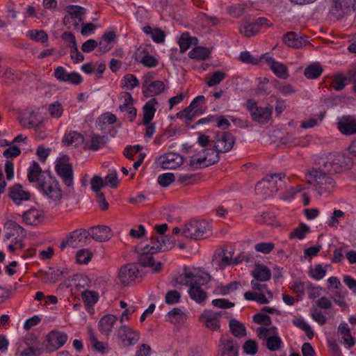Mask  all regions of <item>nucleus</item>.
<instances>
[{
	"label": "nucleus",
	"mask_w": 356,
	"mask_h": 356,
	"mask_svg": "<svg viewBox=\"0 0 356 356\" xmlns=\"http://www.w3.org/2000/svg\"><path fill=\"white\" fill-rule=\"evenodd\" d=\"M190 298L198 303H202L207 298V293L200 286L192 284L188 289Z\"/></svg>",
	"instance_id": "obj_34"
},
{
	"label": "nucleus",
	"mask_w": 356,
	"mask_h": 356,
	"mask_svg": "<svg viewBox=\"0 0 356 356\" xmlns=\"http://www.w3.org/2000/svg\"><path fill=\"white\" fill-rule=\"evenodd\" d=\"M158 102L156 99H150L143 106V124H147L153 119L156 108L155 106L157 105Z\"/></svg>",
	"instance_id": "obj_31"
},
{
	"label": "nucleus",
	"mask_w": 356,
	"mask_h": 356,
	"mask_svg": "<svg viewBox=\"0 0 356 356\" xmlns=\"http://www.w3.org/2000/svg\"><path fill=\"white\" fill-rule=\"evenodd\" d=\"M180 293L176 290L169 291L165 297V301L168 305H173L179 302Z\"/></svg>",
	"instance_id": "obj_64"
},
{
	"label": "nucleus",
	"mask_w": 356,
	"mask_h": 356,
	"mask_svg": "<svg viewBox=\"0 0 356 356\" xmlns=\"http://www.w3.org/2000/svg\"><path fill=\"white\" fill-rule=\"evenodd\" d=\"M211 234L209 223L204 220H191L185 225L182 234L188 238L200 240Z\"/></svg>",
	"instance_id": "obj_5"
},
{
	"label": "nucleus",
	"mask_w": 356,
	"mask_h": 356,
	"mask_svg": "<svg viewBox=\"0 0 356 356\" xmlns=\"http://www.w3.org/2000/svg\"><path fill=\"white\" fill-rule=\"evenodd\" d=\"M223 314V312H213L210 309H205L201 314L200 320L207 328L210 330L218 331L220 328V318Z\"/></svg>",
	"instance_id": "obj_13"
},
{
	"label": "nucleus",
	"mask_w": 356,
	"mask_h": 356,
	"mask_svg": "<svg viewBox=\"0 0 356 356\" xmlns=\"http://www.w3.org/2000/svg\"><path fill=\"white\" fill-rule=\"evenodd\" d=\"M307 179L320 195L331 192L336 187V181L331 174L322 169L312 168L307 174Z\"/></svg>",
	"instance_id": "obj_4"
},
{
	"label": "nucleus",
	"mask_w": 356,
	"mask_h": 356,
	"mask_svg": "<svg viewBox=\"0 0 356 356\" xmlns=\"http://www.w3.org/2000/svg\"><path fill=\"white\" fill-rule=\"evenodd\" d=\"M337 335L338 341L345 348L350 349L356 343V339L351 334L350 329L346 322H341L338 326Z\"/></svg>",
	"instance_id": "obj_14"
},
{
	"label": "nucleus",
	"mask_w": 356,
	"mask_h": 356,
	"mask_svg": "<svg viewBox=\"0 0 356 356\" xmlns=\"http://www.w3.org/2000/svg\"><path fill=\"white\" fill-rule=\"evenodd\" d=\"M143 31L148 35L156 43H161L165 40V34L160 29H152L150 26H145L143 27Z\"/></svg>",
	"instance_id": "obj_39"
},
{
	"label": "nucleus",
	"mask_w": 356,
	"mask_h": 356,
	"mask_svg": "<svg viewBox=\"0 0 356 356\" xmlns=\"http://www.w3.org/2000/svg\"><path fill=\"white\" fill-rule=\"evenodd\" d=\"M135 60L141 63L143 66L152 68L158 65V60L149 54L146 47L140 46L134 54Z\"/></svg>",
	"instance_id": "obj_17"
},
{
	"label": "nucleus",
	"mask_w": 356,
	"mask_h": 356,
	"mask_svg": "<svg viewBox=\"0 0 356 356\" xmlns=\"http://www.w3.org/2000/svg\"><path fill=\"white\" fill-rule=\"evenodd\" d=\"M117 319L116 316L113 314L104 316L99 322L100 332L106 336L109 335Z\"/></svg>",
	"instance_id": "obj_27"
},
{
	"label": "nucleus",
	"mask_w": 356,
	"mask_h": 356,
	"mask_svg": "<svg viewBox=\"0 0 356 356\" xmlns=\"http://www.w3.org/2000/svg\"><path fill=\"white\" fill-rule=\"evenodd\" d=\"M83 142V136L76 131H70L65 134L63 140V143L65 145H73L74 147L78 146Z\"/></svg>",
	"instance_id": "obj_36"
},
{
	"label": "nucleus",
	"mask_w": 356,
	"mask_h": 356,
	"mask_svg": "<svg viewBox=\"0 0 356 356\" xmlns=\"http://www.w3.org/2000/svg\"><path fill=\"white\" fill-rule=\"evenodd\" d=\"M225 78V72L222 71H216L212 74L211 76L207 81L206 83L209 87H213L219 84Z\"/></svg>",
	"instance_id": "obj_56"
},
{
	"label": "nucleus",
	"mask_w": 356,
	"mask_h": 356,
	"mask_svg": "<svg viewBox=\"0 0 356 356\" xmlns=\"http://www.w3.org/2000/svg\"><path fill=\"white\" fill-rule=\"evenodd\" d=\"M252 276L254 280L259 282H266L270 279L271 273L270 270L264 266H257L255 269L252 272Z\"/></svg>",
	"instance_id": "obj_37"
},
{
	"label": "nucleus",
	"mask_w": 356,
	"mask_h": 356,
	"mask_svg": "<svg viewBox=\"0 0 356 356\" xmlns=\"http://www.w3.org/2000/svg\"><path fill=\"white\" fill-rule=\"evenodd\" d=\"M235 140L234 136L230 132H218L213 141L216 150L225 153L232 149Z\"/></svg>",
	"instance_id": "obj_11"
},
{
	"label": "nucleus",
	"mask_w": 356,
	"mask_h": 356,
	"mask_svg": "<svg viewBox=\"0 0 356 356\" xmlns=\"http://www.w3.org/2000/svg\"><path fill=\"white\" fill-rule=\"evenodd\" d=\"M243 349L246 354L254 355L258 350L257 344L255 341L249 339L243 344Z\"/></svg>",
	"instance_id": "obj_63"
},
{
	"label": "nucleus",
	"mask_w": 356,
	"mask_h": 356,
	"mask_svg": "<svg viewBox=\"0 0 356 356\" xmlns=\"http://www.w3.org/2000/svg\"><path fill=\"white\" fill-rule=\"evenodd\" d=\"M172 248L171 244H167L163 236H152L150 243L142 248H136L138 254V261L143 267L154 266L152 254L158 252H165Z\"/></svg>",
	"instance_id": "obj_3"
},
{
	"label": "nucleus",
	"mask_w": 356,
	"mask_h": 356,
	"mask_svg": "<svg viewBox=\"0 0 356 356\" xmlns=\"http://www.w3.org/2000/svg\"><path fill=\"white\" fill-rule=\"evenodd\" d=\"M282 344V340L277 333V330L266 340V346L270 351L278 350Z\"/></svg>",
	"instance_id": "obj_47"
},
{
	"label": "nucleus",
	"mask_w": 356,
	"mask_h": 356,
	"mask_svg": "<svg viewBox=\"0 0 356 356\" xmlns=\"http://www.w3.org/2000/svg\"><path fill=\"white\" fill-rule=\"evenodd\" d=\"M49 114L54 118H60L63 113V106L60 102L56 101L49 105Z\"/></svg>",
	"instance_id": "obj_51"
},
{
	"label": "nucleus",
	"mask_w": 356,
	"mask_h": 356,
	"mask_svg": "<svg viewBox=\"0 0 356 356\" xmlns=\"http://www.w3.org/2000/svg\"><path fill=\"white\" fill-rule=\"evenodd\" d=\"M247 108L253 121L259 124L267 123L272 115V108L270 106L266 107L258 106L257 103L252 100L247 102Z\"/></svg>",
	"instance_id": "obj_10"
},
{
	"label": "nucleus",
	"mask_w": 356,
	"mask_h": 356,
	"mask_svg": "<svg viewBox=\"0 0 356 356\" xmlns=\"http://www.w3.org/2000/svg\"><path fill=\"white\" fill-rule=\"evenodd\" d=\"M166 320L170 323H182L186 320V315L180 308H173L165 316Z\"/></svg>",
	"instance_id": "obj_35"
},
{
	"label": "nucleus",
	"mask_w": 356,
	"mask_h": 356,
	"mask_svg": "<svg viewBox=\"0 0 356 356\" xmlns=\"http://www.w3.org/2000/svg\"><path fill=\"white\" fill-rule=\"evenodd\" d=\"M92 258V253L87 249H81L76 252V259L78 263L86 264Z\"/></svg>",
	"instance_id": "obj_57"
},
{
	"label": "nucleus",
	"mask_w": 356,
	"mask_h": 356,
	"mask_svg": "<svg viewBox=\"0 0 356 356\" xmlns=\"http://www.w3.org/2000/svg\"><path fill=\"white\" fill-rule=\"evenodd\" d=\"M26 36L32 40L40 42L42 43H44L48 40L47 34L42 30L35 29L29 31L26 33Z\"/></svg>",
	"instance_id": "obj_49"
},
{
	"label": "nucleus",
	"mask_w": 356,
	"mask_h": 356,
	"mask_svg": "<svg viewBox=\"0 0 356 356\" xmlns=\"http://www.w3.org/2000/svg\"><path fill=\"white\" fill-rule=\"evenodd\" d=\"M337 128L346 136L356 134V118L353 116H343L337 122Z\"/></svg>",
	"instance_id": "obj_23"
},
{
	"label": "nucleus",
	"mask_w": 356,
	"mask_h": 356,
	"mask_svg": "<svg viewBox=\"0 0 356 356\" xmlns=\"http://www.w3.org/2000/svg\"><path fill=\"white\" fill-rule=\"evenodd\" d=\"M82 298L86 304L92 305L97 302L99 296L95 291L86 290L82 293Z\"/></svg>",
	"instance_id": "obj_58"
},
{
	"label": "nucleus",
	"mask_w": 356,
	"mask_h": 356,
	"mask_svg": "<svg viewBox=\"0 0 356 356\" xmlns=\"http://www.w3.org/2000/svg\"><path fill=\"white\" fill-rule=\"evenodd\" d=\"M317 169H322L329 174L341 173L349 169L351 160L341 153H329L318 156L315 160Z\"/></svg>",
	"instance_id": "obj_2"
},
{
	"label": "nucleus",
	"mask_w": 356,
	"mask_h": 356,
	"mask_svg": "<svg viewBox=\"0 0 356 356\" xmlns=\"http://www.w3.org/2000/svg\"><path fill=\"white\" fill-rule=\"evenodd\" d=\"M118 340L123 347L136 345L140 339V333L131 327L122 325L115 330Z\"/></svg>",
	"instance_id": "obj_9"
},
{
	"label": "nucleus",
	"mask_w": 356,
	"mask_h": 356,
	"mask_svg": "<svg viewBox=\"0 0 356 356\" xmlns=\"http://www.w3.org/2000/svg\"><path fill=\"white\" fill-rule=\"evenodd\" d=\"M88 236L98 242L109 240L112 236L111 229L106 225H97L90 227L88 231Z\"/></svg>",
	"instance_id": "obj_21"
},
{
	"label": "nucleus",
	"mask_w": 356,
	"mask_h": 356,
	"mask_svg": "<svg viewBox=\"0 0 356 356\" xmlns=\"http://www.w3.org/2000/svg\"><path fill=\"white\" fill-rule=\"evenodd\" d=\"M68 238V246L76 248L88 245L90 243V238L88 232L83 229H79L72 232Z\"/></svg>",
	"instance_id": "obj_18"
},
{
	"label": "nucleus",
	"mask_w": 356,
	"mask_h": 356,
	"mask_svg": "<svg viewBox=\"0 0 356 356\" xmlns=\"http://www.w3.org/2000/svg\"><path fill=\"white\" fill-rule=\"evenodd\" d=\"M175 180V175L171 172L161 174L158 177V183L163 187L168 186Z\"/></svg>",
	"instance_id": "obj_59"
},
{
	"label": "nucleus",
	"mask_w": 356,
	"mask_h": 356,
	"mask_svg": "<svg viewBox=\"0 0 356 356\" xmlns=\"http://www.w3.org/2000/svg\"><path fill=\"white\" fill-rule=\"evenodd\" d=\"M303 190V187L301 185H298L296 187H291L288 188L284 194L280 197V199L284 201L290 200L298 193H300Z\"/></svg>",
	"instance_id": "obj_62"
},
{
	"label": "nucleus",
	"mask_w": 356,
	"mask_h": 356,
	"mask_svg": "<svg viewBox=\"0 0 356 356\" xmlns=\"http://www.w3.org/2000/svg\"><path fill=\"white\" fill-rule=\"evenodd\" d=\"M154 74L147 72L143 77L142 92L147 97H154L162 93L165 88V84L161 81H153Z\"/></svg>",
	"instance_id": "obj_8"
},
{
	"label": "nucleus",
	"mask_w": 356,
	"mask_h": 356,
	"mask_svg": "<svg viewBox=\"0 0 356 356\" xmlns=\"http://www.w3.org/2000/svg\"><path fill=\"white\" fill-rule=\"evenodd\" d=\"M178 42L181 51L184 52L192 45L197 44L198 40L197 38L192 37L188 33L186 32L181 35Z\"/></svg>",
	"instance_id": "obj_33"
},
{
	"label": "nucleus",
	"mask_w": 356,
	"mask_h": 356,
	"mask_svg": "<svg viewBox=\"0 0 356 356\" xmlns=\"http://www.w3.org/2000/svg\"><path fill=\"white\" fill-rule=\"evenodd\" d=\"M230 332L237 337L241 338L246 336V329L244 325L236 319H231L229 323Z\"/></svg>",
	"instance_id": "obj_38"
},
{
	"label": "nucleus",
	"mask_w": 356,
	"mask_h": 356,
	"mask_svg": "<svg viewBox=\"0 0 356 356\" xmlns=\"http://www.w3.org/2000/svg\"><path fill=\"white\" fill-rule=\"evenodd\" d=\"M91 188L94 191L98 198H101L104 201V195L100 190L104 187V179L99 175H95L90 181Z\"/></svg>",
	"instance_id": "obj_41"
},
{
	"label": "nucleus",
	"mask_w": 356,
	"mask_h": 356,
	"mask_svg": "<svg viewBox=\"0 0 356 356\" xmlns=\"http://www.w3.org/2000/svg\"><path fill=\"white\" fill-rule=\"evenodd\" d=\"M207 151L205 155L201 158L193 159L191 161V165H200L203 166H208L217 163L219 160L218 154L216 149H207L204 150Z\"/></svg>",
	"instance_id": "obj_25"
},
{
	"label": "nucleus",
	"mask_w": 356,
	"mask_h": 356,
	"mask_svg": "<svg viewBox=\"0 0 356 356\" xmlns=\"http://www.w3.org/2000/svg\"><path fill=\"white\" fill-rule=\"evenodd\" d=\"M210 50L207 47H197L188 52V56L192 59L206 60L210 56Z\"/></svg>",
	"instance_id": "obj_42"
},
{
	"label": "nucleus",
	"mask_w": 356,
	"mask_h": 356,
	"mask_svg": "<svg viewBox=\"0 0 356 356\" xmlns=\"http://www.w3.org/2000/svg\"><path fill=\"white\" fill-rule=\"evenodd\" d=\"M140 84L137 77L132 74L124 75L122 79V87L128 90H133Z\"/></svg>",
	"instance_id": "obj_48"
},
{
	"label": "nucleus",
	"mask_w": 356,
	"mask_h": 356,
	"mask_svg": "<svg viewBox=\"0 0 356 356\" xmlns=\"http://www.w3.org/2000/svg\"><path fill=\"white\" fill-rule=\"evenodd\" d=\"M240 33L246 37H252L259 31V25L254 22H245L239 29Z\"/></svg>",
	"instance_id": "obj_44"
},
{
	"label": "nucleus",
	"mask_w": 356,
	"mask_h": 356,
	"mask_svg": "<svg viewBox=\"0 0 356 356\" xmlns=\"http://www.w3.org/2000/svg\"><path fill=\"white\" fill-rule=\"evenodd\" d=\"M106 143V140L104 136H101L99 135H92L91 136V139L89 143H87L88 148L92 151H96L102 147H104Z\"/></svg>",
	"instance_id": "obj_45"
},
{
	"label": "nucleus",
	"mask_w": 356,
	"mask_h": 356,
	"mask_svg": "<svg viewBox=\"0 0 356 356\" xmlns=\"http://www.w3.org/2000/svg\"><path fill=\"white\" fill-rule=\"evenodd\" d=\"M9 196L15 204H20L22 201H26L30 198V193L22 189L19 184H15L10 188Z\"/></svg>",
	"instance_id": "obj_26"
},
{
	"label": "nucleus",
	"mask_w": 356,
	"mask_h": 356,
	"mask_svg": "<svg viewBox=\"0 0 356 356\" xmlns=\"http://www.w3.org/2000/svg\"><path fill=\"white\" fill-rule=\"evenodd\" d=\"M275 248V244L272 242L258 243L254 245V250L263 254H268Z\"/></svg>",
	"instance_id": "obj_60"
},
{
	"label": "nucleus",
	"mask_w": 356,
	"mask_h": 356,
	"mask_svg": "<svg viewBox=\"0 0 356 356\" xmlns=\"http://www.w3.org/2000/svg\"><path fill=\"white\" fill-rule=\"evenodd\" d=\"M344 215V212L341 210H334L331 216L327 220L326 224L330 227H337L340 222L339 219L343 218Z\"/></svg>",
	"instance_id": "obj_53"
},
{
	"label": "nucleus",
	"mask_w": 356,
	"mask_h": 356,
	"mask_svg": "<svg viewBox=\"0 0 356 356\" xmlns=\"http://www.w3.org/2000/svg\"><path fill=\"white\" fill-rule=\"evenodd\" d=\"M67 15L63 18V23L65 26L70 24L73 19H78L80 23H83V16L86 14L85 8L76 5L68 6L65 8Z\"/></svg>",
	"instance_id": "obj_22"
},
{
	"label": "nucleus",
	"mask_w": 356,
	"mask_h": 356,
	"mask_svg": "<svg viewBox=\"0 0 356 356\" xmlns=\"http://www.w3.org/2000/svg\"><path fill=\"white\" fill-rule=\"evenodd\" d=\"M120 99L123 102L120 105L119 108L122 112L127 111L131 118H135L136 115V109L129 105L133 99L131 95L128 92H122Z\"/></svg>",
	"instance_id": "obj_30"
},
{
	"label": "nucleus",
	"mask_w": 356,
	"mask_h": 356,
	"mask_svg": "<svg viewBox=\"0 0 356 356\" xmlns=\"http://www.w3.org/2000/svg\"><path fill=\"white\" fill-rule=\"evenodd\" d=\"M42 353V350L35 346H28L23 350H17L16 355L18 356H40Z\"/></svg>",
	"instance_id": "obj_54"
},
{
	"label": "nucleus",
	"mask_w": 356,
	"mask_h": 356,
	"mask_svg": "<svg viewBox=\"0 0 356 356\" xmlns=\"http://www.w3.org/2000/svg\"><path fill=\"white\" fill-rule=\"evenodd\" d=\"M202 111H196L189 106H187L184 110L177 113V117L180 119H184L187 123H189L195 120V118L201 115Z\"/></svg>",
	"instance_id": "obj_40"
},
{
	"label": "nucleus",
	"mask_w": 356,
	"mask_h": 356,
	"mask_svg": "<svg viewBox=\"0 0 356 356\" xmlns=\"http://www.w3.org/2000/svg\"><path fill=\"white\" fill-rule=\"evenodd\" d=\"M22 218L26 224L37 226L44 221L45 216L42 211L32 208L23 213Z\"/></svg>",
	"instance_id": "obj_24"
},
{
	"label": "nucleus",
	"mask_w": 356,
	"mask_h": 356,
	"mask_svg": "<svg viewBox=\"0 0 356 356\" xmlns=\"http://www.w3.org/2000/svg\"><path fill=\"white\" fill-rule=\"evenodd\" d=\"M139 269L135 264H128L122 266L118 272V278L122 284H129L138 277Z\"/></svg>",
	"instance_id": "obj_15"
},
{
	"label": "nucleus",
	"mask_w": 356,
	"mask_h": 356,
	"mask_svg": "<svg viewBox=\"0 0 356 356\" xmlns=\"http://www.w3.org/2000/svg\"><path fill=\"white\" fill-rule=\"evenodd\" d=\"M238 343L229 337L222 335L218 343V356H238Z\"/></svg>",
	"instance_id": "obj_12"
},
{
	"label": "nucleus",
	"mask_w": 356,
	"mask_h": 356,
	"mask_svg": "<svg viewBox=\"0 0 356 356\" xmlns=\"http://www.w3.org/2000/svg\"><path fill=\"white\" fill-rule=\"evenodd\" d=\"M348 81V74L343 76L341 74H337L334 76L331 86L337 91L343 90L346 85V81Z\"/></svg>",
	"instance_id": "obj_52"
},
{
	"label": "nucleus",
	"mask_w": 356,
	"mask_h": 356,
	"mask_svg": "<svg viewBox=\"0 0 356 356\" xmlns=\"http://www.w3.org/2000/svg\"><path fill=\"white\" fill-rule=\"evenodd\" d=\"M67 340V335L61 332L52 331L47 336L46 351L50 353L62 347Z\"/></svg>",
	"instance_id": "obj_16"
},
{
	"label": "nucleus",
	"mask_w": 356,
	"mask_h": 356,
	"mask_svg": "<svg viewBox=\"0 0 356 356\" xmlns=\"http://www.w3.org/2000/svg\"><path fill=\"white\" fill-rule=\"evenodd\" d=\"M292 323L296 327L303 330L309 339L313 338L314 334V331L304 319L300 318H294L293 319Z\"/></svg>",
	"instance_id": "obj_46"
},
{
	"label": "nucleus",
	"mask_w": 356,
	"mask_h": 356,
	"mask_svg": "<svg viewBox=\"0 0 356 356\" xmlns=\"http://www.w3.org/2000/svg\"><path fill=\"white\" fill-rule=\"evenodd\" d=\"M28 179L36 184V188L48 199L59 202L63 198V191L58 181L51 174L42 172L40 165L33 161L29 168Z\"/></svg>",
	"instance_id": "obj_1"
},
{
	"label": "nucleus",
	"mask_w": 356,
	"mask_h": 356,
	"mask_svg": "<svg viewBox=\"0 0 356 356\" xmlns=\"http://www.w3.org/2000/svg\"><path fill=\"white\" fill-rule=\"evenodd\" d=\"M261 58L265 59L270 69L277 76L282 79H286L289 77L288 69L283 63L276 61L268 54H263L260 59Z\"/></svg>",
	"instance_id": "obj_19"
},
{
	"label": "nucleus",
	"mask_w": 356,
	"mask_h": 356,
	"mask_svg": "<svg viewBox=\"0 0 356 356\" xmlns=\"http://www.w3.org/2000/svg\"><path fill=\"white\" fill-rule=\"evenodd\" d=\"M323 72L322 66L317 63L309 65L304 70V75L308 79H316L321 76Z\"/></svg>",
	"instance_id": "obj_32"
},
{
	"label": "nucleus",
	"mask_w": 356,
	"mask_h": 356,
	"mask_svg": "<svg viewBox=\"0 0 356 356\" xmlns=\"http://www.w3.org/2000/svg\"><path fill=\"white\" fill-rule=\"evenodd\" d=\"M286 175L284 173L268 175L256 185L255 188L257 191L267 188L270 191V194L273 195L279 190L286 187Z\"/></svg>",
	"instance_id": "obj_6"
},
{
	"label": "nucleus",
	"mask_w": 356,
	"mask_h": 356,
	"mask_svg": "<svg viewBox=\"0 0 356 356\" xmlns=\"http://www.w3.org/2000/svg\"><path fill=\"white\" fill-rule=\"evenodd\" d=\"M308 231L309 227L306 225L302 224L299 227L295 229L292 232L290 233L289 238H298L300 240L303 239Z\"/></svg>",
	"instance_id": "obj_61"
},
{
	"label": "nucleus",
	"mask_w": 356,
	"mask_h": 356,
	"mask_svg": "<svg viewBox=\"0 0 356 356\" xmlns=\"http://www.w3.org/2000/svg\"><path fill=\"white\" fill-rule=\"evenodd\" d=\"M67 159L66 156L60 158L56 165V171L69 188L67 195H74L73 170L72 165L67 163Z\"/></svg>",
	"instance_id": "obj_7"
},
{
	"label": "nucleus",
	"mask_w": 356,
	"mask_h": 356,
	"mask_svg": "<svg viewBox=\"0 0 356 356\" xmlns=\"http://www.w3.org/2000/svg\"><path fill=\"white\" fill-rule=\"evenodd\" d=\"M19 122L26 128L37 127L40 124V120L36 118L35 112L32 110L24 112L20 117Z\"/></svg>",
	"instance_id": "obj_28"
},
{
	"label": "nucleus",
	"mask_w": 356,
	"mask_h": 356,
	"mask_svg": "<svg viewBox=\"0 0 356 356\" xmlns=\"http://www.w3.org/2000/svg\"><path fill=\"white\" fill-rule=\"evenodd\" d=\"M241 259L238 258H235L234 259H232L231 252H223L222 256L219 259H216V261L218 265L221 266V268H225V266H229L231 264H238L241 262Z\"/></svg>",
	"instance_id": "obj_50"
},
{
	"label": "nucleus",
	"mask_w": 356,
	"mask_h": 356,
	"mask_svg": "<svg viewBox=\"0 0 356 356\" xmlns=\"http://www.w3.org/2000/svg\"><path fill=\"white\" fill-rule=\"evenodd\" d=\"M161 166L163 169H176L183 163L181 155L174 152H169L163 154L159 157Z\"/></svg>",
	"instance_id": "obj_20"
},
{
	"label": "nucleus",
	"mask_w": 356,
	"mask_h": 356,
	"mask_svg": "<svg viewBox=\"0 0 356 356\" xmlns=\"http://www.w3.org/2000/svg\"><path fill=\"white\" fill-rule=\"evenodd\" d=\"M326 268L321 264H316L314 268H311L309 275L316 280L323 279L326 274Z\"/></svg>",
	"instance_id": "obj_55"
},
{
	"label": "nucleus",
	"mask_w": 356,
	"mask_h": 356,
	"mask_svg": "<svg viewBox=\"0 0 356 356\" xmlns=\"http://www.w3.org/2000/svg\"><path fill=\"white\" fill-rule=\"evenodd\" d=\"M284 44L293 48H300L306 43V40L294 32H288L283 38Z\"/></svg>",
	"instance_id": "obj_29"
},
{
	"label": "nucleus",
	"mask_w": 356,
	"mask_h": 356,
	"mask_svg": "<svg viewBox=\"0 0 356 356\" xmlns=\"http://www.w3.org/2000/svg\"><path fill=\"white\" fill-rule=\"evenodd\" d=\"M115 33L113 31L106 32L99 43L100 49L104 51H108L112 48L111 42L115 38Z\"/></svg>",
	"instance_id": "obj_43"
}]
</instances>
